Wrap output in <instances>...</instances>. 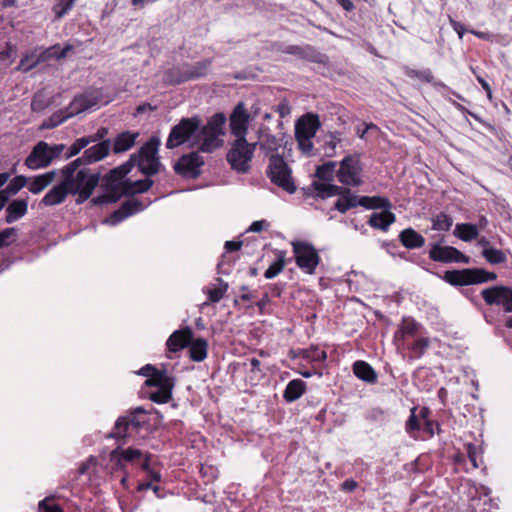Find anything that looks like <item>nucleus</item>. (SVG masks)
I'll return each mask as SVG.
<instances>
[{
  "mask_svg": "<svg viewBox=\"0 0 512 512\" xmlns=\"http://www.w3.org/2000/svg\"><path fill=\"white\" fill-rule=\"evenodd\" d=\"M225 123L226 116L223 113L214 114L203 127L197 116L183 118L172 127L166 141V148L174 149L192 141L190 146L200 143L199 151L213 152L223 145L221 137L225 134Z\"/></svg>",
  "mask_w": 512,
  "mask_h": 512,
  "instance_id": "f257e3e1",
  "label": "nucleus"
},
{
  "mask_svg": "<svg viewBox=\"0 0 512 512\" xmlns=\"http://www.w3.org/2000/svg\"><path fill=\"white\" fill-rule=\"evenodd\" d=\"M110 151L109 140L87 148L83 155L66 165V194H78V202L90 197L99 182V173H90L86 165L105 158Z\"/></svg>",
  "mask_w": 512,
  "mask_h": 512,
  "instance_id": "f03ea898",
  "label": "nucleus"
},
{
  "mask_svg": "<svg viewBox=\"0 0 512 512\" xmlns=\"http://www.w3.org/2000/svg\"><path fill=\"white\" fill-rule=\"evenodd\" d=\"M256 144L249 143L246 138L236 139L227 153V161L231 168L238 173H248Z\"/></svg>",
  "mask_w": 512,
  "mask_h": 512,
  "instance_id": "7ed1b4c3",
  "label": "nucleus"
},
{
  "mask_svg": "<svg viewBox=\"0 0 512 512\" xmlns=\"http://www.w3.org/2000/svg\"><path fill=\"white\" fill-rule=\"evenodd\" d=\"M443 278L453 286H468L494 281L497 279V274L482 268H466L446 271Z\"/></svg>",
  "mask_w": 512,
  "mask_h": 512,
  "instance_id": "20e7f679",
  "label": "nucleus"
},
{
  "mask_svg": "<svg viewBox=\"0 0 512 512\" xmlns=\"http://www.w3.org/2000/svg\"><path fill=\"white\" fill-rule=\"evenodd\" d=\"M160 145V139L158 137L150 138L137 153H133L136 156V166L146 176H152L159 172L161 163L157 156L158 147Z\"/></svg>",
  "mask_w": 512,
  "mask_h": 512,
  "instance_id": "39448f33",
  "label": "nucleus"
},
{
  "mask_svg": "<svg viewBox=\"0 0 512 512\" xmlns=\"http://www.w3.org/2000/svg\"><path fill=\"white\" fill-rule=\"evenodd\" d=\"M271 182L286 192L292 194L296 191L292 171L284 158L278 154L271 155L267 169Z\"/></svg>",
  "mask_w": 512,
  "mask_h": 512,
  "instance_id": "423d86ee",
  "label": "nucleus"
},
{
  "mask_svg": "<svg viewBox=\"0 0 512 512\" xmlns=\"http://www.w3.org/2000/svg\"><path fill=\"white\" fill-rule=\"evenodd\" d=\"M64 144L50 146L45 141L38 142L27 156L25 165L32 170L47 167L53 159L59 156Z\"/></svg>",
  "mask_w": 512,
  "mask_h": 512,
  "instance_id": "0eeeda50",
  "label": "nucleus"
},
{
  "mask_svg": "<svg viewBox=\"0 0 512 512\" xmlns=\"http://www.w3.org/2000/svg\"><path fill=\"white\" fill-rule=\"evenodd\" d=\"M148 387H155L156 390L149 393L148 397L157 404L168 403L172 399V390L175 386L174 377L166 373H156L145 381Z\"/></svg>",
  "mask_w": 512,
  "mask_h": 512,
  "instance_id": "6e6552de",
  "label": "nucleus"
},
{
  "mask_svg": "<svg viewBox=\"0 0 512 512\" xmlns=\"http://www.w3.org/2000/svg\"><path fill=\"white\" fill-rule=\"evenodd\" d=\"M362 165L357 154L347 155L340 162L336 177L345 186H360L363 181L361 177Z\"/></svg>",
  "mask_w": 512,
  "mask_h": 512,
  "instance_id": "1a4fd4ad",
  "label": "nucleus"
},
{
  "mask_svg": "<svg viewBox=\"0 0 512 512\" xmlns=\"http://www.w3.org/2000/svg\"><path fill=\"white\" fill-rule=\"evenodd\" d=\"M146 410L142 407H136L128 414L120 416L114 425L109 437L115 439H124L128 437L129 429L138 431L144 424V420L140 419V415H145Z\"/></svg>",
  "mask_w": 512,
  "mask_h": 512,
  "instance_id": "9d476101",
  "label": "nucleus"
},
{
  "mask_svg": "<svg viewBox=\"0 0 512 512\" xmlns=\"http://www.w3.org/2000/svg\"><path fill=\"white\" fill-rule=\"evenodd\" d=\"M126 181H121L119 178L112 176L108 173L102 179V188L105 192L92 199L94 205H104L109 203H116L123 195Z\"/></svg>",
  "mask_w": 512,
  "mask_h": 512,
  "instance_id": "9b49d317",
  "label": "nucleus"
},
{
  "mask_svg": "<svg viewBox=\"0 0 512 512\" xmlns=\"http://www.w3.org/2000/svg\"><path fill=\"white\" fill-rule=\"evenodd\" d=\"M293 252L298 267L308 274H313L320 261L313 245L307 242H295L293 243Z\"/></svg>",
  "mask_w": 512,
  "mask_h": 512,
  "instance_id": "f8f14e48",
  "label": "nucleus"
},
{
  "mask_svg": "<svg viewBox=\"0 0 512 512\" xmlns=\"http://www.w3.org/2000/svg\"><path fill=\"white\" fill-rule=\"evenodd\" d=\"M52 57L62 58L64 57V48L61 47H51L44 51H39L38 49H34L33 51L25 54L18 66L17 70L22 72H28L35 68L39 63L44 62Z\"/></svg>",
  "mask_w": 512,
  "mask_h": 512,
  "instance_id": "ddd939ff",
  "label": "nucleus"
},
{
  "mask_svg": "<svg viewBox=\"0 0 512 512\" xmlns=\"http://www.w3.org/2000/svg\"><path fill=\"white\" fill-rule=\"evenodd\" d=\"M481 296L487 305H502L505 312H512V288L508 286H493L481 291Z\"/></svg>",
  "mask_w": 512,
  "mask_h": 512,
  "instance_id": "4468645a",
  "label": "nucleus"
},
{
  "mask_svg": "<svg viewBox=\"0 0 512 512\" xmlns=\"http://www.w3.org/2000/svg\"><path fill=\"white\" fill-rule=\"evenodd\" d=\"M429 258L435 262L441 263H465L470 262V258L461 251L452 246H442L440 243H434L429 251Z\"/></svg>",
  "mask_w": 512,
  "mask_h": 512,
  "instance_id": "2eb2a0df",
  "label": "nucleus"
},
{
  "mask_svg": "<svg viewBox=\"0 0 512 512\" xmlns=\"http://www.w3.org/2000/svg\"><path fill=\"white\" fill-rule=\"evenodd\" d=\"M204 165V159L199 152H191L182 155L174 165V170L178 175L197 178L200 174V168Z\"/></svg>",
  "mask_w": 512,
  "mask_h": 512,
  "instance_id": "dca6fc26",
  "label": "nucleus"
},
{
  "mask_svg": "<svg viewBox=\"0 0 512 512\" xmlns=\"http://www.w3.org/2000/svg\"><path fill=\"white\" fill-rule=\"evenodd\" d=\"M98 101V96L93 93H85L75 96L69 106L66 107V120L96 107L98 105Z\"/></svg>",
  "mask_w": 512,
  "mask_h": 512,
  "instance_id": "f3484780",
  "label": "nucleus"
},
{
  "mask_svg": "<svg viewBox=\"0 0 512 512\" xmlns=\"http://www.w3.org/2000/svg\"><path fill=\"white\" fill-rule=\"evenodd\" d=\"M248 122L249 115L246 112L244 104L240 102L230 116L231 133L237 137V139L246 138Z\"/></svg>",
  "mask_w": 512,
  "mask_h": 512,
  "instance_id": "a211bd4d",
  "label": "nucleus"
},
{
  "mask_svg": "<svg viewBox=\"0 0 512 512\" xmlns=\"http://www.w3.org/2000/svg\"><path fill=\"white\" fill-rule=\"evenodd\" d=\"M146 208V205L135 198L126 200L123 202L119 209L114 211L110 217L105 221L106 223H109L111 225H117L118 223L122 222L127 217L138 213Z\"/></svg>",
  "mask_w": 512,
  "mask_h": 512,
  "instance_id": "6ab92c4d",
  "label": "nucleus"
},
{
  "mask_svg": "<svg viewBox=\"0 0 512 512\" xmlns=\"http://www.w3.org/2000/svg\"><path fill=\"white\" fill-rule=\"evenodd\" d=\"M320 127V120L318 115L307 113L299 118L295 124V137H302L313 139L317 130Z\"/></svg>",
  "mask_w": 512,
  "mask_h": 512,
  "instance_id": "aec40b11",
  "label": "nucleus"
},
{
  "mask_svg": "<svg viewBox=\"0 0 512 512\" xmlns=\"http://www.w3.org/2000/svg\"><path fill=\"white\" fill-rule=\"evenodd\" d=\"M193 332L190 327L174 331L167 339L166 345L170 352H178L189 345Z\"/></svg>",
  "mask_w": 512,
  "mask_h": 512,
  "instance_id": "412c9836",
  "label": "nucleus"
},
{
  "mask_svg": "<svg viewBox=\"0 0 512 512\" xmlns=\"http://www.w3.org/2000/svg\"><path fill=\"white\" fill-rule=\"evenodd\" d=\"M284 52L316 63L323 62L324 57L323 54L318 52L313 46L310 45H289L284 49Z\"/></svg>",
  "mask_w": 512,
  "mask_h": 512,
  "instance_id": "4be33fe9",
  "label": "nucleus"
},
{
  "mask_svg": "<svg viewBox=\"0 0 512 512\" xmlns=\"http://www.w3.org/2000/svg\"><path fill=\"white\" fill-rule=\"evenodd\" d=\"M110 458L115 462L117 468L123 469L125 462H136L142 458V452L139 449L128 448L122 450L120 447L112 450Z\"/></svg>",
  "mask_w": 512,
  "mask_h": 512,
  "instance_id": "5701e85b",
  "label": "nucleus"
},
{
  "mask_svg": "<svg viewBox=\"0 0 512 512\" xmlns=\"http://www.w3.org/2000/svg\"><path fill=\"white\" fill-rule=\"evenodd\" d=\"M212 63L213 59L211 58L203 59L192 64L184 63L188 80H197L207 76L211 69Z\"/></svg>",
  "mask_w": 512,
  "mask_h": 512,
  "instance_id": "b1692460",
  "label": "nucleus"
},
{
  "mask_svg": "<svg viewBox=\"0 0 512 512\" xmlns=\"http://www.w3.org/2000/svg\"><path fill=\"white\" fill-rule=\"evenodd\" d=\"M27 209L28 201L26 199L13 200L6 207L5 222L8 224L16 222L26 215Z\"/></svg>",
  "mask_w": 512,
  "mask_h": 512,
  "instance_id": "393cba45",
  "label": "nucleus"
},
{
  "mask_svg": "<svg viewBox=\"0 0 512 512\" xmlns=\"http://www.w3.org/2000/svg\"><path fill=\"white\" fill-rule=\"evenodd\" d=\"M395 220L396 216L394 213L390 212L389 210H384L380 213H372L369 217L368 224L374 229L387 231L390 225L395 222Z\"/></svg>",
  "mask_w": 512,
  "mask_h": 512,
  "instance_id": "a878e982",
  "label": "nucleus"
},
{
  "mask_svg": "<svg viewBox=\"0 0 512 512\" xmlns=\"http://www.w3.org/2000/svg\"><path fill=\"white\" fill-rule=\"evenodd\" d=\"M399 240L407 249L421 248L425 244V238L413 228H406L401 231Z\"/></svg>",
  "mask_w": 512,
  "mask_h": 512,
  "instance_id": "bb28decb",
  "label": "nucleus"
},
{
  "mask_svg": "<svg viewBox=\"0 0 512 512\" xmlns=\"http://www.w3.org/2000/svg\"><path fill=\"white\" fill-rule=\"evenodd\" d=\"M138 132L124 131L116 136L113 143V152L118 154L132 148L136 142Z\"/></svg>",
  "mask_w": 512,
  "mask_h": 512,
  "instance_id": "cd10ccee",
  "label": "nucleus"
},
{
  "mask_svg": "<svg viewBox=\"0 0 512 512\" xmlns=\"http://www.w3.org/2000/svg\"><path fill=\"white\" fill-rule=\"evenodd\" d=\"M353 372L360 380L374 384L377 382V373L373 367L365 361L358 360L353 364Z\"/></svg>",
  "mask_w": 512,
  "mask_h": 512,
  "instance_id": "c85d7f7f",
  "label": "nucleus"
},
{
  "mask_svg": "<svg viewBox=\"0 0 512 512\" xmlns=\"http://www.w3.org/2000/svg\"><path fill=\"white\" fill-rule=\"evenodd\" d=\"M358 201L359 196L353 193L350 188H347V190L344 191V193L335 201L334 209L345 214L348 210L359 206Z\"/></svg>",
  "mask_w": 512,
  "mask_h": 512,
  "instance_id": "c756f323",
  "label": "nucleus"
},
{
  "mask_svg": "<svg viewBox=\"0 0 512 512\" xmlns=\"http://www.w3.org/2000/svg\"><path fill=\"white\" fill-rule=\"evenodd\" d=\"M306 391V383L301 379L291 380L284 392L283 398L286 402L291 403L298 400Z\"/></svg>",
  "mask_w": 512,
  "mask_h": 512,
  "instance_id": "7c9ffc66",
  "label": "nucleus"
},
{
  "mask_svg": "<svg viewBox=\"0 0 512 512\" xmlns=\"http://www.w3.org/2000/svg\"><path fill=\"white\" fill-rule=\"evenodd\" d=\"M314 190L317 192V195L321 198H327L332 196H341L344 191L347 190L348 187L337 186L332 184L331 182L320 183L319 181H314L312 183Z\"/></svg>",
  "mask_w": 512,
  "mask_h": 512,
  "instance_id": "2f4dec72",
  "label": "nucleus"
},
{
  "mask_svg": "<svg viewBox=\"0 0 512 512\" xmlns=\"http://www.w3.org/2000/svg\"><path fill=\"white\" fill-rule=\"evenodd\" d=\"M163 80L166 84L169 85H178L189 81L188 77L186 76L184 63L173 66L172 68L165 71Z\"/></svg>",
  "mask_w": 512,
  "mask_h": 512,
  "instance_id": "473e14b6",
  "label": "nucleus"
},
{
  "mask_svg": "<svg viewBox=\"0 0 512 512\" xmlns=\"http://www.w3.org/2000/svg\"><path fill=\"white\" fill-rule=\"evenodd\" d=\"M358 203L366 209L389 210L392 207L390 200L382 196H361Z\"/></svg>",
  "mask_w": 512,
  "mask_h": 512,
  "instance_id": "72a5a7b5",
  "label": "nucleus"
},
{
  "mask_svg": "<svg viewBox=\"0 0 512 512\" xmlns=\"http://www.w3.org/2000/svg\"><path fill=\"white\" fill-rule=\"evenodd\" d=\"M421 325L411 317H404L395 333L397 339H405L407 336L417 335Z\"/></svg>",
  "mask_w": 512,
  "mask_h": 512,
  "instance_id": "f704fd0d",
  "label": "nucleus"
},
{
  "mask_svg": "<svg viewBox=\"0 0 512 512\" xmlns=\"http://www.w3.org/2000/svg\"><path fill=\"white\" fill-rule=\"evenodd\" d=\"M188 346L190 358L193 361L201 362L207 357L208 343L205 339L191 340Z\"/></svg>",
  "mask_w": 512,
  "mask_h": 512,
  "instance_id": "c9c22d12",
  "label": "nucleus"
},
{
  "mask_svg": "<svg viewBox=\"0 0 512 512\" xmlns=\"http://www.w3.org/2000/svg\"><path fill=\"white\" fill-rule=\"evenodd\" d=\"M454 235L465 242L476 239L479 235L478 228L471 223H458L455 226Z\"/></svg>",
  "mask_w": 512,
  "mask_h": 512,
  "instance_id": "e433bc0d",
  "label": "nucleus"
},
{
  "mask_svg": "<svg viewBox=\"0 0 512 512\" xmlns=\"http://www.w3.org/2000/svg\"><path fill=\"white\" fill-rule=\"evenodd\" d=\"M55 172L50 171L42 175L35 176L29 179V191L33 194H38L43 191L53 180Z\"/></svg>",
  "mask_w": 512,
  "mask_h": 512,
  "instance_id": "4c0bfd02",
  "label": "nucleus"
},
{
  "mask_svg": "<svg viewBox=\"0 0 512 512\" xmlns=\"http://www.w3.org/2000/svg\"><path fill=\"white\" fill-rule=\"evenodd\" d=\"M153 185V181L149 178L143 180L131 181L126 180L124 193L126 196H131L137 193L147 192Z\"/></svg>",
  "mask_w": 512,
  "mask_h": 512,
  "instance_id": "58836bf2",
  "label": "nucleus"
},
{
  "mask_svg": "<svg viewBox=\"0 0 512 512\" xmlns=\"http://www.w3.org/2000/svg\"><path fill=\"white\" fill-rule=\"evenodd\" d=\"M64 200V179L61 180L54 188H52L42 199V203L46 206L61 203Z\"/></svg>",
  "mask_w": 512,
  "mask_h": 512,
  "instance_id": "ea45409f",
  "label": "nucleus"
},
{
  "mask_svg": "<svg viewBox=\"0 0 512 512\" xmlns=\"http://www.w3.org/2000/svg\"><path fill=\"white\" fill-rule=\"evenodd\" d=\"M336 168V162L328 161L318 166L315 171V177L321 180V183L332 182Z\"/></svg>",
  "mask_w": 512,
  "mask_h": 512,
  "instance_id": "a19ab883",
  "label": "nucleus"
},
{
  "mask_svg": "<svg viewBox=\"0 0 512 512\" xmlns=\"http://www.w3.org/2000/svg\"><path fill=\"white\" fill-rule=\"evenodd\" d=\"M98 137L86 136L77 139L70 147L68 153H66V159L77 155L82 149L86 148L90 143L97 142Z\"/></svg>",
  "mask_w": 512,
  "mask_h": 512,
  "instance_id": "79ce46f5",
  "label": "nucleus"
},
{
  "mask_svg": "<svg viewBox=\"0 0 512 512\" xmlns=\"http://www.w3.org/2000/svg\"><path fill=\"white\" fill-rule=\"evenodd\" d=\"M482 256L490 264L496 265L504 263L507 260L505 253L502 250L496 248H484Z\"/></svg>",
  "mask_w": 512,
  "mask_h": 512,
  "instance_id": "37998d69",
  "label": "nucleus"
},
{
  "mask_svg": "<svg viewBox=\"0 0 512 512\" xmlns=\"http://www.w3.org/2000/svg\"><path fill=\"white\" fill-rule=\"evenodd\" d=\"M453 224L451 216L445 213H439L432 219V229L437 231H448Z\"/></svg>",
  "mask_w": 512,
  "mask_h": 512,
  "instance_id": "c03bdc74",
  "label": "nucleus"
},
{
  "mask_svg": "<svg viewBox=\"0 0 512 512\" xmlns=\"http://www.w3.org/2000/svg\"><path fill=\"white\" fill-rule=\"evenodd\" d=\"M285 267V258L284 253L280 252L276 261H274L268 269L265 271L264 276L267 279H272L276 277L279 273L283 271Z\"/></svg>",
  "mask_w": 512,
  "mask_h": 512,
  "instance_id": "a18cd8bd",
  "label": "nucleus"
},
{
  "mask_svg": "<svg viewBox=\"0 0 512 512\" xmlns=\"http://www.w3.org/2000/svg\"><path fill=\"white\" fill-rule=\"evenodd\" d=\"M219 286L208 290V300L211 303L219 302L228 289V284L221 278H217Z\"/></svg>",
  "mask_w": 512,
  "mask_h": 512,
  "instance_id": "49530a36",
  "label": "nucleus"
},
{
  "mask_svg": "<svg viewBox=\"0 0 512 512\" xmlns=\"http://www.w3.org/2000/svg\"><path fill=\"white\" fill-rule=\"evenodd\" d=\"M282 139L277 136L265 133L261 137V147L267 151H277L281 146Z\"/></svg>",
  "mask_w": 512,
  "mask_h": 512,
  "instance_id": "de8ad7c7",
  "label": "nucleus"
},
{
  "mask_svg": "<svg viewBox=\"0 0 512 512\" xmlns=\"http://www.w3.org/2000/svg\"><path fill=\"white\" fill-rule=\"evenodd\" d=\"M405 75L410 78H418L419 80L430 83L433 80V75L430 69L415 70L409 67L404 69Z\"/></svg>",
  "mask_w": 512,
  "mask_h": 512,
  "instance_id": "09e8293b",
  "label": "nucleus"
},
{
  "mask_svg": "<svg viewBox=\"0 0 512 512\" xmlns=\"http://www.w3.org/2000/svg\"><path fill=\"white\" fill-rule=\"evenodd\" d=\"M28 181L29 178L19 175L14 177L5 188L8 193L15 195L28 184Z\"/></svg>",
  "mask_w": 512,
  "mask_h": 512,
  "instance_id": "8fccbe9b",
  "label": "nucleus"
},
{
  "mask_svg": "<svg viewBox=\"0 0 512 512\" xmlns=\"http://www.w3.org/2000/svg\"><path fill=\"white\" fill-rule=\"evenodd\" d=\"M455 107L461 111L462 113H466L468 115H470L471 117H473L476 121H478L479 123H481L489 132H491L492 134H496L497 133V129L494 125H492L491 123L485 121L482 117H480L478 114L476 113H473L471 111H469L466 107H464L463 105L459 104V103H455Z\"/></svg>",
  "mask_w": 512,
  "mask_h": 512,
  "instance_id": "3c124183",
  "label": "nucleus"
},
{
  "mask_svg": "<svg viewBox=\"0 0 512 512\" xmlns=\"http://www.w3.org/2000/svg\"><path fill=\"white\" fill-rule=\"evenodd\" d=\"M416 411L417 407H413L410 411V416L406 421L405 429L406 432L410 435H412V433L415 431H419L421 428L420 420L418 418V415L416 414Z\"/></svg>",
  "mask_w": 512,
  "mask_h": 512,
  "instance_id": "603ef678",
  "label": "nucleus"
},
{
  "mask_svg": "<svg viewBox=\"0 0 512 512\" xmlns=\"http://www.w3.org/2000/svg\"><path fill=\"white\" fill-rule=\"evenodd\" d=\"M17 229L15 227H10L2 230L0 232V248L9 246L16 240Z\"/></svg>",
  "mask_w": 512,
  "mask_h": 512,
  "instance_id": "864d4df0",
  "label": "nucleus"
},
{
  "mask_svg": "<svg viewBox=\"0 0 512 512\" xmlns=\"http://www.w3.org/2000/svg\"><path fill=\"white\" fill-rule=\"evenodd\" d=\"M429 344L430 342L428 338H419L409 346V349L413 353L414 357L420 358L429 347Z\"/></svg>",
  "mask_w": 512,
  "mask_h": 512,
  "instance_id": "5fc2aeb1",
  "label": "nucleus"
},
{
  "mask_svg": "<svg viewBox=\"0 0 512 512\" xmlns=\"http://www.w3.org/2000/svg\"><path fill=\"white\" fill-rule=\"evenodd\" d=\"M304 357L310 361L323 362L326 360L327 354L324 350H320L318 348H312L310 350L305 351Z\"/></svg>",
  "mask_w": 512,
  "mask_h": 512,
  "instance_id": "6e6d98bb",
  "label": "nucleus"
},
{
  "mask_svg": "<svg viewBox=\"0 0 512 512\" xmlns=\"http://www.w3.org/2000/svg\"><path fill=\"white\" fill-rule=\"evenodd\" d=\"M465 450H466L469 460L472 463L473 468H478L479 467L478 459L480 458V454L478 452L477 446H475L472 443H468L465 445Z\"/></svg>",
  "mask_w": 512,
  "mask_h": 512,
  "instance_id": "4d7b16f0",
  "label": "nucleus"
},
{
  "mask_svg": "<svg viewBox=\"0 0 512 512\" xmlns=\"http://www.w3.org/2000/svg\"><path fill=\"white\" fill-rule=\"evenodd\" d=\"M38 510L39 512H62L60 506L53 504L49 497L39 502Z\"/></svg>",
  "mask_w": 512,
  "mask_h": 512,
  "instance_id": "13d9d810",
  "label": "nucleus"
},
{
  "mask_svg": "<svg viewBox=\"0 0 512 512\" xmlns=\"http://www.w3.org/2000/svg\"><path fill=\"white\" fill-rule=\"evenodd\" d=\"M149 462H150L149 457L146 456L141 464V468L148 473V476H149L151 482L152 481L159 482L161 480V474L158 471L150 469Z\"/></svg>",
  "mask_w": 512,
  "mask_h": 512,
  "instance_id": "bf43d9fd",
  "label": "nucleus"
},
{
  "mask_svg": "<svg viewBox=\"0 0 512 512\" xmlns=\"http://www.w3.org/2000/svg\"><path fill=\"white\" fill-rule=\"evenodd\" d=\"M64 121V114L60 111L59 113L54 114L47 121L43 123V127L50 129L58 126Z\"/></svg>",
  "mask_w": 512,
  "mask_h": 512,
  "instance_id": "052dcab7",
  "label": "nucleus"
},
{
  "mask_svg": "<svg viewBox=\"0 0 512 512\" xmlns=\"http://www.w3.org/2000/svg\"><path fill=\"white\" fill-rule=\"evenodd\" d=\"M298 143L299 149L305 153L310 154L313 148L312 139L307 138L306 140L302 137H295Z\"/></svg>",
  "mask_w": 512,
  "mask_h": 512,
  "instance_id": "680f3d73",
  "label": "nucleus"
},
{
  "mask_svg": "<svg viewBox=\"0 0 512 512\" xmlns=\"http://www.w3.org/2000/svg\"><path fill=\"white\" fill-rule=\"evenodd\" d=\"M136 156L130 155V158L128 161L123 163L122 165L118 166V170L122 171V176H126L134 166H136Z\"/></svg>",
  "mask_w": 512,
  "mask_h": 512,
  "instance_id": "e2e57ef3",
  "label": "nucleus"
},
{
  "mask_svg": "<svg viewBox=\"0 0 512 512\" xmlns=\"http://www.w3.org/2000/svg\"><path fill=\"white\" fill-rule=\"evenodd\" d=\"M471 70L475 74L478 83L485 90L488 99L491 100L492 99V90H491L489 83L482 76L478 75L474 68L471 67Z\"/></svg>",
  "mask_w": 512,
  "mask_h": 512,
  "instance_id": "0e129e2a",
  "label": "nucleus"
},
{
  "mask_svg": "<svg viewBox=\"0 0 512 512\" xmlns=\"http://www.w3.org/2000/svg\"><path fill=\"white\" fill-rule=\"evenodd\" d=\"M156 373H166V370H159L156 369L154 366L147 364L146 366L142 367L139 371L140 375L148 376L149 378L152 377V375H155Z\"/></svg>",
  "mask_w": 512,
  "mask_h": 512,
  "instance_id": "69168bd1",
  "label": "nucleus"
},
{
  "mask_svg": "<svg viewBox=\"0 0 512 512\" xmlns=\"http://www.w3.org/2000/svg\"><path fill=\"white\" fill-rule=\"evenodd\" d=\"M449 21L454 31L458 34L459 38L462 39L466 32L464 25L451 17H449Z\"/></svg>",
  "mask_w": 512,
  "mask_h": 512,
  "instance_id": "338daca9",
  "label": "nucleus"
},
{
  "mask_svg": "<svg viewBox=\"0 0 512 512\" xmlns=\"http://www.w3.org/2000/svg\"><path fill=\"white\" fill-rule=\"evenodd\" d=\"M276 111L279 113L281 118L288 116L291 112L289 103L287 101H282L277 105Z\"/></svg>",
  "mask_w": 512,
  "mask_h": 512,
  "instance_id": "774afa93",
  "label": "nucleus"
}]
</instances>
